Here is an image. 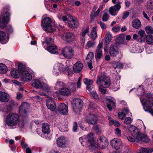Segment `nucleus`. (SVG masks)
<instances>
[{"label":"nucleus","instance_id":"f257e3e1","mask_svg":"<svg viewBox=\"0 0 153 153\" xmlns=\"http://www.w3.org/2000/svg\"><path fill=\"white\" fill-rule=\"evenodd\" d=\"M19 122V117L18 114L11 113L6 117V123L10 128H15Z\"/></svg>","mask_w":153,"mask_h":153},{"label":"nucleus","instance_id":"f03ea898","mask_svg":"<svg viewBox=\"0 0 153 153\" xmlns=\"http://www.w3.org/2000/svg\"><path fill=\"white\" fill-rule=\"evenodd\" d=\"M79 140L83 146L87 147L88 146H91L93 148L94 146V148L97 147V145L95 144L92 133L84 136L79 138Z\"/></svg>","mask_w":153,"mask_h":153},{"label":"nucleus","instance_id":"7ed1b4c3","mask_svg":"<svg viewBox=\"0 0 153 153\" xmlns=\"http://www.w3.org/2000/svg\"><path fill=\"white\" fill-rule=\"evenodd\" d=\"M9 7L4 8L3 10V13L0 16V28H4L10 19V13Z\"/></svg>","mask_w":153,"mask_h":153},{"label":"nucleus","instance_id":"20e7f679","mask_svg":"<svg viewBox=\"0 0 153 153\" xmlns=\"http://www.w3.org/2000/svg\"><path fill=\"white\" fill-rule=\"evenodd\" d=\"M41 25L44 30L48 32L52 33L56 29L55 24L49 17L46 18L42 20Z\"/></svg>","mask_w":153,"mask_h":153},{"label":"nucleus","instance_id":"39448f33","mask_svg":"<svg viewBox=\"0 0 153 153\" xmlns=\"http://www.w3.org/2000/svg\"><path fill=\"white\" fill-rule=\"evenodd\" d=\"M54 41L53 39L48 37L45 38V42H42L44 47L47 46L46 49L49 52L52 54H56L57 52V48L56 46L53 45Z\"/></svg>","mask_w":153,"mask_h":153},{"label":"nucleus","instance_id":"423d86ee","mask_svg":"<svg viewBox=\"0 0 153 153\" xmlns=\"http://www.w3.org/2000/svg\"><path fill=\"white\" fill-rule=\"evenodd\" d=\"M130 130L132 132L133 137H135V140L136 141H143L145 142H149V140L148 137L146 135L142 134L140 132L138 129L134 126H132Z\"/></svg>","mask_w":153,"mask_h":153},{"label":"nucleus","instance_id":"0eeeda50","mask_svg":"<svg viewBox=\"0 0 153 153\" xmlns=\"http://www.w3.org/2000/svg\"><path fill=\"white\" fill-rule=\"evenodd\" d=\"M61 54L66 59H71L75 56V52L73 48L70 46H66L61 50Z\"/></svg>","mask_w":153,"mask_h":153},{"label":"nucleus","instance_id":"6e6552de","mask_svg":"<svg viewBox=\"0 0 153 153\" xmlns=\"http://www.w3.org/2000/svg\"><path fill=\"white\" fill-rule=\"evenodd\" d=\"M18 69L22 73V78L21 81H29L32 79V76L29 72L25 68L24 65L22 64H19L18 66Z\"/></svg>","mask_w":153,"mask_h":153},{"label":"nucleus","instance_id":"1a4fd4ad","mask_svg":"<svg viewBox=\"0 0 153 153\" xmlns=\"http://www.w3.org/2000/svg\"><path fill=\"white\" fill-rule=\"evenodd\" d=\"M96 83L101 84L103 87H108L111 84L109 78L105 75H101L97 76Z\"/></svg>","mask_w":153,"mask_h":153},{"label":"nucleus","instance_id":"9d476101","mask_svg":"<svg viewBox=\"0 0 153 153\" xmlns=\"http://www.w3.org/2000/svg\"><path fill=\"white\" fill-rule=\"evenodd\" d=\"M151 99H140V101L143 105V108L146 111H149L153 115V109L151 108L150 105Z\"/></svg>","mask_w":153,"mask_h":153},{"label":"nucleus","instance_id":"9b49d317","mask_svg":"<svg viewBox=\"0 0 153 153\" xmlns=\"http://www.w3.org/2000/svg\"><path fill=\"white\" fill-rule=\"evenodd\" d=\"M29 107V105L26 102L22 103L19 108V113L21 116L24 117L25 118L28 115L27 109Z\"/></svg>","mask_w":153,"mask_h":153},{"label":"nucleus","instance_id":"f8f14e48","mask_svg":"<svg viewBox=\"0 0 153 153\" xmlns=\"http://www.w3.org/2000/svg\"><path fill=\"white\" fill-rule=\"evenodd\" d=\"M98 141L100 143L97 144L95 143L94 145L96 144L97 145V146L95 148H94V147L93 148L94 149L98 148L101 149H104L108 145V143L107 139L104 136H100L98 138Z\"/></svg>","mask_w":153,"mask_h":153},{"label":"nucleus","instance_id":"ddd939ff","mask_svg":"<svg viewBox=\"0 0 153 153\" xmlns=\"http://www.w3.org/2000/svg\"><path fill=\"white\" fill-rule=\"evenodd\" d=\"M82 102V100L79 98L74 99L72 100L71 103L75 112L77 113L79 111Z\"/></svg>","mask_w":153,"mask_h":153},{"label":"nucleus","instance_id":"4468645a","mask_svg":"<svg viewBox=\"0 0 153 153\" xmlns=\"http://www.w3.org/2000/svg\"><path fill=\"white\" fill-rule=\"evenodd\" d=\"M63 39L66 42L71 43L76 40V38L74 35L72 33L68 32L64 34L62 36Z\"/></svg>","mask_w":153,"mask_h":153},{"label":"nucleus","instance_id":"2eb2a0df","mask_svg":"<svg viewBox=\"0 0 153 153\" xmlns=\"http://www.w3.org/2000/svg\"><path fill=\"white\" fill-rule=\"evenodd\" d=\"M85 120L89 124L94 125L97 123L98 120V119L94 114H92L87 116Z\"/></svg>","mask_w":153,"mask_h":153},{"label":"nucleus","instance_id":"dca6fc26","mask_svg":"<svg viewBox=\"0 0 153 153\" xmlns=\"http://www.w3.org/2000/svg\"><path fill=\"white\" fill-rule=\"evenodd\" d=\"M110 144L113 148L117 150L121 149L122 147L121 141L120 139L117 138H114L111 140Z\"/></svg>","mask_w":153,"mask_h":153},{"label":"nucleus","instance_id":"f3484780","mask_svg":"<svg viewBox=\"0 0 153 153\" xmlns=\"http://www.w3.org/2000/svg\"><path fill=\"white\" fill-rule=\"evenodd\" d=\"M68 23L69 26L72 28H77L79 25L77 19L71 16L69 17L68 20Z\"/></svg>","mask_w":153,"mask_h":153},{"label":"nucleus","instance_id":"a211bd4d","mask_svg":"<svg viewBox=\"0 0 153 153\" xmlns=\"http://www.w3.org/2000/svg\"><path fill=\"white\" fill-rule=\"evenodd\" d=\"M109 53L110 56L113 57H115L119 53V51L115 44L111 45L109 48Z\"/></svg>","mask_w":153,"mask_h":153},{"label":"nucleus","instance_id":"6ab92c4d","mask_svg":"<svg viewBox=\"0 0 153 153\" xmlns=\"http://www.w3.org/2000/svg\"><path fill=\"white\" fill-rule=\"evenodd\" d=\"M56 143L59 147L62 148H65L68 145L66 139L63 136H61L57 138Z\"/></svg>","mask_w":153,"mask_h":153},{"label":"nucleus","instance_id":"aec40b11","mask_svg":"<svg viewBox=\"0 0 153 153\" xmlns=\"http://www.w3.org/2000/svg\"><path fill=\"white\" fill-rule=\"evenodd\" d=\"M102 45L103 43L101 42L99 43L97 46L95 54V57L96 59H100L102 57L103 54L102 51Z\"/></svg>","mask_w":153,"mask_h":153},{"label":"nucleus","instance_id":"412c9836","mask_svg":"<svg viewBox=\"0 0 153 153\" xmlns=\"http://www.w3.org/2000/svg\"><path fill=\"white\" fill-rule=\"evenodd\" d=\"M121 7V6L119 4H115L109 8V12L112 16H115L117 14Z\"/></svg>","mask_w":153,"mask_h":153},{"label":"nucleus","instance_id":"4be33fe9","mask_svg":"<svg viewBox=\"0 0 153 153\" xmlns=\"http://www.w3.org/2000/svg\"><path fill=\"white\" fill-rule=\"evenodd\" d=\"M58 111L64 115H65L68 113V109L67 105L64 103H60L57 108Z\"/></svg>","mask_w":153,"mask_h":153},{"label":"nucleus","instance_id":"5701e85b","mask_svg":"<svg viewBox=\"0 0 153 153\" xmlns=\"http://www.w3.org/2000/svg\"><path fill=\"white\" fill-rule=\"evenodd\" d=\"M46 105L48 108L52 111H54L56 108L55 102L52 98H50L47 100Z\"/></svg>","mask_w":153,"mask_h":153},{"label":"nucleus","instance_id":"b1692460","mask_svg":"<svg viewBox=\"0 0 153 153\" xmlns=\"http://www.w3.org/2000/svg\"><path fill=\"white\" fill-rule=\"evenodd\" d=\"M54 68L58 69L61 72L65 73L68 71V67H66L63 65L62 64L58 63L54 65Z\"/></svg>","mask_w":153,"mask_h":153},{"label":"nucleus","instance_id":"393cba45","mask_svg":"<svg viewBox=\"0 0 153 153\" xmlns=\"http://www.w3.org/2000/svg\"><path fill=\"white\" fill-rule=\"evenodd\" d=\"M83 65L80 61H77L74 65L73 67L74 71V72L78 73L82 70Z\"/></svg>","mask_w":153,"mask_h":153},{"label":"nucleus","instance_id":"a878e982","mask_svg":"<svg viewBox=\"0 0 153 153\" xmlns=\"http://www.w3.org/2000/svg\"><path fill=\"white\" fill-rule=\"evenodd\" d=\"M83 82L85 84L87 85V89L89 91H91L93 87V81L87 78H85Z\"/></svg>","mask_w":153,"mask_h":153},{"label":"nucleus","instance_id":"bb28decb","mask_svg":"<svg viewBox=\"0 0 153 153\" xmlns=\"http://www.w3.org/2000/svg\"><path fill=\"white\" fill-rule=\"evenodd\" d=\"M9 38L6 36L5 33L2 31H0V42L2 44L7 43Z\"/></svg>","mask_w":153,"mask_h":153},{"label":"nucleus","instance_id":"cd10ccee","mask_svg":"<svg viewBox=\"0 0 153 153\" xmlns=\"http://www.w3.org/2000/svg\"><path fill=\"white\" fill-rule=\"evenodd\" d=\"M9 95L6 93L0 92V101L3 102H7L9 100Z\"/></svg>","mask_w":153,"mask_h":153},{"label":"nucleus","instance_id":"c85d7f7f","mask_svg":"<svg viewBox=\"0 0 153 153\" xmlns=\"http://www.w3.org/2000/svg\"><path fill=\"white\" fill-rule=\"evenodd\" d=\"M139 36L137 41L140 43L144 42L145 39V34L144 30H140L138 32Z\"/></svg>","mask_w":153,"mask_h":153},{"label":"nucleus","instance_id":"c756f323","mask_svg":"<svg viewBox=\"0 0 153 153\" xmlns=\"http://www.w3.org/2000/svg\"><path fill=\"white\" fill-rule=\"evenodd\" d=\"M123 111L125 113H124L122 112H119L118 113V116L119 118L121 120H123L126 117L125 114H128L129 111L128 107H125L123 108Z\"/></svg>","mask_w":153,"mask_h":153},{"label":"nucleus","instance_id":"7c9ffc66","mask_svg":"<svg viewBox=\"0 0 153 153\" xmlns=\"http://www.w3.org/2000/svg\"><path fill=\"white\" fill-rule=\"evenodd\" d=\"M107 100L110 103L107 105V107L109 110L111 111L113 108H114L115 106V103L114 102L113 100H114L113 98L109 97L106 98Z\"/></svg>","mask_w":153,"mask_h":153},{"label":"nucleus","instance_id":"2f4dec72","mask_svg":"<svg viewBox=\"0 0 153 153\" xmlns=\"http://www.w3.org/2000/svg\"><path fill=\"white\" fill-rule=\"evenodd\" d=\"M59 93L60 94L63 96H68L71 94L69 90L65 87L59 90Z\"/></svg>","mask_w":153,"mask_h":153},{"label":"nucleus","instance_id":"473e14b6","mask_svg":"<svg viewBox=\"0 0 153 153\" xmlns=\"http://www.w3.org/2000/svg\"><path fill=\"white\" fill-rule=\"evenodd\" d=\"M40 81L37 79H33L31 82L32 86L36 88H41L42 87Z\"/></svg>","mask_w":153,"mask_h":153},{"label":"nucleus","instance_id":"72a5a7b5","mask_svg":"<svg viewBox=\"0 0 153 153\" xmlns=\"http://www.w3.org/2000/svg\"><path fill=\"white\" fill-rule=\"evenodd\" d=\"M42 132L45 134H48L50 133L49 126L47 123H43L42 126Z\"/></svg>","mask_w":153,"mask_h":153},{"label":"nucleus","instance_id":"f704fd0d","mask_svg":"<svg viewBox=\"0 0 153 153\" xmlns=\"http://www.w3.org/2000/svg\"><path fill=\"white\" fill-rule=\"evenodd\" d=\"M141 23L140 21L137 19H135L132 22V26L135 28H140L141 26Z\"/></svg>","mask_w":153,"mask_h":153},{"label":"nucleus","instance_id":"c9c22d12","mask_svg":"<svg viewBox=\"0 0 153 153\" xmlns=\"http://www.w3.org/2000/svg\"><path fill=\"white\" fill-rule=\"evenodd\" d=\"M9 106L5 105L4 106V108L2 110V111L5 112H7L8 111H10L11 108V107L14 104V102L13 101H11L9 102Z\"/></svg>","mask_w":153,"mask_h":153},{"label":"nucleus","instance_id":"e433bc0d","mask_svg":"<svg viewBox=\"0 0 153 153\" xmlns=\"http://www.w3.org/2000/svg\"><path fill=\"white\" fill-rule=\"evenodd\" d=\"M97 27H93L91 32V38L94 40H95L97 37Z\"/></svg>","mask_w":153,"mask_h":153},{"label":"nucleus","instance_id":"4c0bfd02","mask_svg":"<svg viewBox=\"0 0 153 153\" xmlns=\"http://www.w3.org/2000/svg\"><path fill=\"white\" fill-rule=\"evenodd\" d=\"M146 9L153 12V1L149 0L148 1L146 5Z\"/></svg>","mask_w":153,"mask_h":153},{"label":"nucleus","instance_id":"58836bf2","mask_svg":"<svg viewBox=\"0 0 153 153\" xmlns=\"http://www.w3.org/2000/svg\"><path fill=\"white\" fill-rule=\"evenodd\" d=\"M105 41L106 43H108L112 39V35L109 32H107L105 36Z\"/></svg>","mask_w":153,"mask_h":153},{"label":"nucleus","instance_id":"ea45409f","mask_svg":"<svg viewBox=\"0 0 153 153\" xmlns=\"http://www.w3.org/2000/svg\"><path fill=\"white\" fill-rule=\"evenodd\" d=\"M108 119L110 125L113 124L114 126L117 127H119L120 126V123L118 121L114 120L109 117H108Z\"/></svg>","mask_w":153,"mask_h":153},{"label":"nucleus","instance_id":"a19ab883","mask_svg":"<svg viewBox=\"0 0 153 153\" xmlns=\"http://www.w3.org/2000/svg\"><path fill=\"white\" fill-rule=\"evenodd\" d=\"M19 71L16 70H13L11 71V74L12 76L15 78H18L19 76Z\"/></svg>","mask_w":153,"mask_h":153},{"label":"nucleus","instance_id":"79ce46f5","mask_svg":"<svg viewBox=\"0 0 153 153\" xmlns=\"http://www.w3.org/2000/svg\"><path fill=\"white\" fill-rule=\"evenodd\" d=\"M7 68L6 65L2 63H0V73L4 74L6 72Z\"/></svg>","mask_w":153,"mask_h":153},{"label":"nucleus","instance_id":"37998d69","mask_svg":"<svg viewBox=\"0 0 153 153\" xmlns=\"http://www.w3.org/2000/svg\"><path fill=\"white\" fill-rule=\"evenodd\" d=\"M124 39V35L120 34L117 37L115 41L118 43H122Z\"/></svg>","mask_w":153,"mask_h":153},{"label":"nucleus","instance_id":"c03bdc74","mask_svg":"<svg viewBox=\"0 0 153 153\" xmlns=\"http://www.w3.org/2000/svg\"><path fill=\"white\" fill-rule=\"evenodd\" d=\"M146 42L149 45H153V36H148L146 38Z\"/></svg>","mask_w":153,"mask_h":153},{"label":"nucleus","instance_id":"a18cd8bd","mask_svg":"<svg viewBox=\"0 0 153 153\" xmlns=\"http://www.w3.org/2000/svg\"><path fill=\"white\" fill-rule=\"evenodd\" d=\"M96 45V43L94 41H92L90 40L88 41L86 45V48H89L91 47H93Z\"/></svg>","mask_w":153,"mask_h":153},{"label":"nucleus","instance_id":"49530a36","mask_svg":"<svg viewBox=\"0 0 153 153\" xmlns=\"http://www.w3.org/2000/svg\"><path fill=\"white\" fill-rule=\"evenodd\" d=\"M66 86V84L58 80L56 84V87L57 88H59L61 87H63Z\"/></svg>","mask_w":153,"mask_h":153},{"label":"nucleus","instance_id":"de8ad7c7","mask_svg":"<svg viewBox=\"0 0 153 153\" xmlns=\"http://www.w3.org/2000/svg\"><path fill=\"white\" fill-rule=\"evenodd\" d=\"M42 88L43 90L45 91L48 92L50 89V88L48 85L46 83L44 82L42 83Z\"/></svg>","mask_w":153,"mask_h":153},{"label":"nucleus","instance_id":"09e8293b","mask_svg":"<svg viewBox=\"0 0 153 153\" xmlns=\"http://www.w3.org/2000/svg\"><path fill=\"white\" fill-rule=\"evenodd\" d=\"M109 19V14L107 13H104L102 16V21L103 22H106Z\"/></svg>","mask_w":153,"mask_h":153},{"label":"nucleus","instance_id":"8fccbe9b","mask_svg":"<svg viewBox=\"0 0 153 153\" xmlns=\"http://www.w3.org/2000/svg\"><path fill=\"white\" fill-rule=\"evenodd\" d=\"M93 53L92 52L89 53L87 56L86 61H93Z\"/></svg>","mask_w":153,"mask_h":153},{"label":"nucleus","instance_id":"3c124183","mask_svg":"<svg viewBox=\"0 0 153 153\" xmlns=\"http://www.w3.org/2000/svg\"><path fill=\"white\" fill-rule=\"evenodd\" d=\"M145 30L147 33H153V28L151 26H148L145 27Z\"/></svg>","mask_w":153,"mask_h":153},{"label":"nucleus","instance_id":"603ef678","mask_svg":"<svg viewBox=\"0 0 153 153\" xmlns=\"http://www.w3.org/2000/svg\"><path fill=\"white\" fill-rule=\"evenodd\" d=\"M138 153H151V151L149 148H141Z\"/></svg>","mask_w":153,"mask_h":153},{"label":"nucleus","instance_id":"864d4df0","mask_svg":"<svg viewBox=\"0 0 153 153\" xmlns=\"http://www.w3.org/2000/svg\"><path fill=\"white\" fill-rule=\"evenodd\" d=\"M96 108V105L93 102L91 103L89 105V107L88 108L89 111H92L94 110Z\"/></svg>","mask_w":153,"mask_h":153},{"label":"nucleus","instance_id":"5fc2aeb1","mask_svg":"<svg viewBox=\"0 0 153 153\" xmlns=\"http://www.w3.org/2000/svg\"><path fill=\"white\" fill-rule=\"evenodd\" d=\"M113 65L115 68H123V65L119 62H118L117 63H114Z\"/></svg>","mask_w":153,"mask_h":153},{"label":"nucleus","instance_id":"6e6d98bb","mask_svg":"<svg viewBox=\"0 0 153 153\" xmlns=\"http://www.w3.org/2000/svg\"><path fill=\"white\" fill-rule=\"evenodd\" d=\"M132 120L129 117L125 118L124 121V123L126 124H129L131 123Z\"/></svg>","mask_w":153,"mask_h":153},{"label":"nucleus","instance_id":"4d7b16f0","mask_svg":"<svg viewBox=\"0 0 153 153\" xmlns=\"http://www.w3.org/2000/svg\"><path fill=\"white\" fill-rule=\"evenodd\" d=\"M115 134L118 136H120L121 135V131L118 128H116L115 129Z\"/></svg>","mask_w":153,"mask_h":153},{"label":"nucleus","instance_id":"13d9d810","mask_svg":"<svg viewBox=\"0 0 153 153\" xmlns=\"http://www.w3.org/2000/svg\"><path fill=\"white\" fill-rule=\"evenodd\" d=\"M99 13L97 11L95 13L94 12H92L91 15V17L92 19H94L98 16Z\"/></svg>","mask_w":153,"mask_h":153},{"label":"nucleus","instance_id":"bf43d9fd","mask_svg":"<svg viewBox=\"0 0 153 153\" xmlns=\"http://www.w3.org/2000/svg\"><path fill=\"white\" fill-rule=\"evenodd\" d=\"M93 128L94 130L97 133H100L101 132V130L100 129V128H99L97 125L94 126Z\"/></svg>","mask_w":153,"mask_h":153},{"label":"nucleus","instance_id":"052dcab7","mask_svg":"<svg viewBox=\"0 0 153 153\" xmlns=\"http://www.w3.org/2000/svg\"><path fill=\"white\" fill-rule=\"evenodd\" d=\"M89 28L88 27L86 29L83 31L81 34L82 37H84L86 34L89 32Z\"/></svg>","mask_w":153,"mask_h":153},{"label":"nucleus","instance_id":"680f3d73","mask_svg":"<svg viewBox=\"0 0 153 153\" xmlns=\"http://www.w3.org/2000/svg\"><path fill=\"white\" fill-rule=\"evenodd\" d=\"M21 143V145L23 149H25L28 146V144L26 143H25L24 142L22 141V140L19 141Z\"/></svg>","mask_w":153,"mask_h":153},{"label":"nucleus","instance_id":"e2e57ef3","mask_svg":"<svg viewBox=\"0 0 153 153\" xmlns=\"http://www.w3.org/2000/svg\"><path fill=\"white\" fill-rule=\"evenodd\" d=\"M129 15V13L128 12L126 11L124 12L123 14V15L122 17V18L123 19H126Z\"/></svg>","mask_w":153,"mask_h":153},{"label":"nucleus","instance_id":"0e129e2a","mask_svg":"<svg viewBox=\"0 0 153 153\" xmlns=\"http://www.w3.org/2000/svg\"><path fill=\"white\" fill-rule=\"evenodd\" d=\"M99 24L102 30L105 29L106 28V26L104 23L100 21L99 22Z\"/></svg>","mask_w":153,"mask_h":153},{"label":"nucleus","instance_id":"69168bd1","mask_svg":"<svg viewBox=\"0 0 153 153\" xmlns=\"http://www.w3.org/2000/svg\"><path fill=\"white\" fill-rule=\"evenodd\" d=\"M91 94L92 97L94 98V99L97 100H99V97L96 92H92Z\"/></svg>","mask_w":153,"mask_h":153},{"label":"nucleus","instance_id":"338daca9","mask_svg":"<svg viewBox=\"0 0 153 153\" xmlns=\"http://www.w3.org/2000/svg\"><path fill=\"white\" fill-rule=\"evenodd\" d=\"M77 124L76 122H75L74 123L73 127V130L74 132H76L77 131Z\"/></svg>","mask_w":153,"mask_h":153},{"label":"nucleus","instance_id":"774afa93","mask_svg":"<svg viewBox=\"0 0 153 153\" xmlns=\"http://www.w3.org/2000/svg\"><path fill=\"white\" fill-rule=\"evenodd\" d=\"M120 88V85L119 83H115L113 86V89L114 91H116L119 89Z\"/></svg>","mask_w":153,"mask_h":153}]
</instances>
